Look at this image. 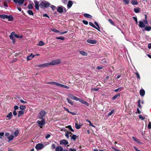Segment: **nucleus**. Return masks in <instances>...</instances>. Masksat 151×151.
<instances>
[{"label": "nucleus", "instance_id": "obj_43", "mask_svg": "<svg viewBox=\"0 0 151 151\" xmlns=\"http://www.w3.org/2000/svg\"><path fill=\"white\" fill-rule=\"evenodd\" d=\"M27 13H28L29 14L31 15H33V12L30 10H29L27 11Z\"/></svg>", "mask_w": 151, "mask_h": 151}, {"label": "nucleus", "instance_id": "obj_44", "mask_svg": "<svg viewBox=\"0 0 151 151\" xmlns=\"http://www.w3.org/2000/svg\"><path fill=\"white\" fill-rule=\"evenodd\" d=\"M51 30L52 31L55 32V33H59V31L57 30L56 29H55V28L51 29Z\"/></svg>", "mask_w": 151, "mask_h": 151}, {"label": "nucleus", "instance_id": "obj_64", "mask_svg": "<svg viewBox=\"0 0 151 151\" xmlns=\"http://www.w3.org/2000/svg\"><path fill=\"white\" fill-rule=\"evenodd\" d=\"M111 148L115 151H121L120 150H119L114 148V147H112Z\"/></svg>", "mask_w": 151, "mask_h": 151}, {"label": "nucleus", "instance_id": "obj_50", "mask_svg": "<svg viewBox=\"0 0 151 151\" xmlns=\"http://www.w3.org/2000/svg\"><path fill=\"white\" fill-rule=\"evenodd\" d=\"M67 127L72 132H73L74 130L72 129L70 125H68L67 126Z\"/></svg>", "mask_w": 151, "mask_h": 151}, {"label": "nucleus", "instance_id": "obj_6", "mask_svg": "<svg viewBox=\"0 0 151 151\" xmlns=\"http://www.w3.org/2000/svg\"><path fill=\"white\" fill-rule=\"evenodd\" d=\"M57 10V11L60 13H61L63 12H66V9L62 6L58 7Z\"/></svg>", "mask_w": 151, "mask_h": 151}, {"label": "nucleus", "instance_id": "obj_27", "mask_svg": "<svg viewBox=\"0 0 151 151\" xmlns=\"http://www.w3.org/2000/svg\"><path fill=\"white\" fill-rule=\"evenodd\" d=\"M89 24L90 26H91L97 29L99 31H100V30H99V29L97 27L92 23L91 22H89Z\"/></svg>", "mask_w": 151, "mask_h": 151}, {"label": "nucleus", "instance_id": "obj_11", "mask_svg": "<svg viewBox=\"0 0 151 151\" xmlns=\"http://www.w3.org/2000/svg\"><path fill=\"white\" fill-rule=\"evenodd\" d=\"M34 2L35 5V7L36 9L37 10H38L39 7V2L35 0L34 1Z\"/></svg>", "mask_w": 151, "mask_h": 151}, {"label": "nucleus", "instance_id": "obj_29", "mask_svg": "<svg viewBox=\"0 0 151 151\" xmlns=\"http://www.w3.org/2000/svg\"><path fill=\"white\" fill-rule=\"evenodd\" d=\"M132 139L133 140L139 144H141V143L139 141V139H137L136 138L134 137H132Z\"/></svg>", "mask_w": 151, "mask_h": 151}, {"label": "nucleus", "instance_id": "obj_51", "mask_svg": "<svg viewBox=\"0 0 151 151\" xmlns=\"http://www.w3.org/2000/svg\"><path fill=\"white\" fill-rule=\"evenodd\" d=\"M108 21H109V22H110V23L111 24H112V25H113L114 26L115 25V24H114V22L111 19H109Z\"/></svg>", "mask_w": 151, "mask_h": 151}, {"label": "nucleus", "instance_id": "obj_58", "mask_svg": "<svg viewBox=\"0 0 151 151\" xmlns=\"http://www.w3.org/2000/svg\"><path fill=\"white\" fill-rule=\"evenodd\" d=\"M83 22L85 25H87L88 24V22L86 20H83Z\"/></svg>", "mask_w": 151, "mask_h": 151}, {"label": "nucleus", "instance_id": "obj_55", "mask_svg": "<svg viewBox=\"0 0 151 151\" xmlns=\"http://www.w3.org/2000/svg\"><path fill=\"white\" fill-rule=\"evenodd\" d=\"M114 112V111L113 110H111L108 114V116H109L111 115Z\"/></svg>", "mask_w": 151, "mask_h": 151}, {"label": "nucleus", "instance_id": "obj_16", "mask_svg": "<svg viewBox=\"0 0 151 151\" xmlns=\"http://www.w3.org/2000/svg\"><path fill=\"white\" fill-rule=\"evenodd\" d=\"M63 148L61 146H58L55 149L56 151H63Z\"/></svg>", "mask_w": 151, "mask_h": 151}, {"label": "nucleus", "instance_id": "obj_59", "mask_svg": "<svg viewBox=\"0 0 151 151\" xmlns=\"http://www.w3.org/2000/svg\"><path fill=\"white\" fill-rule=\"evenodd\" d=\"M148 127L149 129H151V122H150L148 125Z\"/></svg>", "mask_w": 151, "mask_h": 151}, {"label": "nucleus", "instance_id": "obj_38", "mask_svg": "<svg viewBox=\"0 0 151 151\" xmlns=\"http://www.w3.org/2000/svg\"><path fill=\"white\" fill-rule=\"evenodd\" d=\"M20 109L21 110V111L24 110L26 109V106H21L19 107Z\"/></svg>", "mask_w": 151, "mask_h": 151}, {"label": "nucleus", "instance_id": "obj_47", "mask_svg": "<svg viewBox=\"0 0 151 151\" xmlns=\"http://www.w3.org/2000/svg\"><path fill=\"white\" fill-rule=\"evenodd\" d=\"M80 99H81L78 98L76 96H74V99H73V100H75L76 101H79L80 100Z\"/></svg>", "mask_w": 151, "mask_h": 151}, {"label": "nucleus", "instance_id": "obj_20", "mask_svg": "<svg viewBox=\"0 0 151 151\" xmlns=\"http://www.w3.org/2000/svg\"><path fill=\"white\" fill-rule=\"evenodd\" d=\"M120 93H118L116 94V95L114 96L112 98V100H114L116 99L118 97L120 96Z\"/></svg>", "mask_w": 151, "mask_h": 151}, {"label": "nucleus", "instance_id": "obj_48", "mask_svg": "<svg viewBox=\"0 0 151 151\" xmlns=\"http://www.w3.org/2000/svg\"><path fill=\"white\" fill-rule=\"evenodd\" d=\"M135 74L137 75V78L139 80L140 79V77L138 73L137 72L135 73Z\"/></svg>", "mask_w": 151, "mask_h": 151}, {"label": "nucleus", "instance_id": "obj_56", "mask_svg": "<svg viewBox=\"0 0 151 151\" xmlns=\"http://www.w3.org/2000/svg\"><path fill=\"white\" fill-rule=\"evenodd\" d=\"M4 133L3 132L0 133V139L2 138V136H4Z\"/></svg>", "mask_w": 151, "mask_h": 151}, {"label": "nucleus", "instance_id": "obj_1", "mask_svg": "<svg viewBox=\"0 0 151 151\" xmlns=\"http://www.w3.org/2000/svg\"><path fill=\"white\" fill-rule=\"evenodd\" d=\"M61 60L60 59H57L53 60L49 62L50 66L58 65L60 63Z\"/></svg>", "mask_w": 151, "mask_h": 151}, {"label": "nucleus", "instance_id": "obj_2", "mask_svg": "<svg viewBox=\"0 0 151 151\" xmlns=\"http://www.w3.org/2000/svg\"><path fill=\"white\" fill-rule=\"evenodd\" d=\"M50 4L46 1H42L40 4V6L42 8L48 7L50 6Z\"/></svg>", "mask_w": 151, "mask_h": 151}, {"label": "nucleus", "instance_id": "obj_53", "mask_svg": "<svg viewBox=\"0 0 151 151\" xmlns=\"http://www.w3.org/2000/svg\"><path fill=\"white\" fill-rule=\"evenodd\" d=\"M68 96L70 97L71 99H73L74 96L71 94H69Z\"/></svg>", "mask_w": 151, "mask_h": 151}, {"label": "nucleus", "instance_id": "obj_12", "mask_svg": "<svg viewBox=\"0 0 151 151\" xmlns=\"http://www.w3.org/2000/svg\"><path fill=\"white\" fill-rule=\"evenodd\" d=\"M87 42L88 43L92 44H95L97 42L96 40L89 39L87 40Z\"/></svg>", "mask_w": 151, "mask_h": 151}, {"label": "nucleus", "instance_id": "obj_18", "mask_svg": "<svg viewBox=\"0 0 151 151\" xmlns=\"http://www.w3.org/2000/svg\"><path fill=\"white\" fill-rule=\"evenodd\" d=\"M79 101L82 104H85V105H86L87 106H88L89 105V104H88V103L86 101L83 100L81 99Z\"/></svg>", "mask_w": 151, "mask_h": 151}, {"label": "nucleus", "instance_id": "obj_54", "mask_svg": "<svg viewBox=\"0 0 151 151\" xmlns=\"http://www.w3.org/2000/svg\"><path fill=\"white\" fill-rule=\"evenodd\" d=\"M94 24L97 26L96 27H97L99 29V30H100V28L98 25V23L96 22L95 21L94 22Z\"/></svg>", "mask_w": 151, "mask_h": 151}, {"label": "nucleus", "instance_id": "obj_60", "mask_svg": "<svg viewBox=\"0 0 151 151\" xmlns=\"http://www.w3.org/2000/svg\"><path fill=\"white\" fill-rule=\"evenodd\" d=\"M51 8L53 10H54L56 9V7L53 5L51 6Z\"/></svg>", "mask_w": 151, "mask_h": 151}, {"label": "nucleus", "instance_id": "obj_39", "mask_svg": "<svg viewBox=\"0 0 151 151\" xmlns=\"http://www.w3.org/2000/svg\"><path fill=\"white\" fill-rule=\"evenodd\" d=\"M44 45V42L42 41H40L39 42L38 45L40 46H42Z\"/></svg>", "mask_w": 151, "mask_h": 151}, {"label": "nucleus", "instance_id": "obj_9", "mask_svg": "<svg viewBox=\"0 0 151 151\" xmlns=\"http://www.w3.org/2000/svg\"><path fill=\"white\" fill-rule=\"evenodd\" d=\"M15 33L14 32H12L9 36V37L11 40H12L13 43H14L15 41V39L14 37Z\"/></svg>", "mask_w": 151, "mask_h": 151}, {"label": "nucleus", "instance_id": "obj_57", "mask_svg": "<svg viewBox=\"0 0 151 151\" xmlns=\"http://www.w3.org/2000/svg\"><path fill=\"white\" fill-rule=\"evenodd\" d=\"M99 89V88H93L91 89L92 91H97Z\"/></svg>", "mask_w": 151, "mask_h": 151}, {"label": "nucleus", "instance_id": "obj_26", "mask_svg": "<svg viewBox=\"0 0 151 151\" xmlns=\"http://www.w3.org/2000/svg\"><path fill=\"white\" fill-rule=\"evenodd\" d=\"M33 2H31L30 3H29V5H28V8L29 9H32L33 7Z\"/></svg>", "mask_w": 151, "mask_h": 151}, {"label": "nucleus", "instance_id": "obj_52", "mask_svg": "<svg viewBox=\"0 0 151 151\" xmlns=\"http://www.w3.org/2000/svg\"><path fill=\"white\" fill-rule=\"evenodd\" d=\"M139 117L140 119H141L142 120H143L145 119V117L142 116V115H139Z\"/></svg>", "mask_w": 151, "mask_h": 151}, {"label": "nucleus", "instance_id": "obj_35", "mask_svg": "<svg viewBox=\"0 0 151 151\" xmlns=\"http://www.w3.org/2000/svg\"><path fill=\"white\" fill-rule=\"evenodd\" d=\"M12 116V113L10 112L9 114L6 117L8 118L9 119H10Z\"/></svg>", "mask_w": 151, "mask_h": 151}, {"label": "nucleus", "instance_id": "obj_23", "mask_svg": "<svg viewBox=\"0 0 151 151\" xmlns=\"http://www.w3.org/2000/svg\"><path fill=\"white\" fill-rule=\"evenodd\" d=\"M73 4V3L72 2L70 1H68V5H67V7L68 8H69L71 7V6H72V4Z\"/></svg>", "mask_w": 151, "mask_h": 151}, {"label": "nucleus", "instance_id": "obj_24", "mask_svg": "<svg viewBox=\"0 0 151 151\" xmlns=\"http://www.w3.org/2000/svg\"><path fill=\"white\" fill-rule=\"evenodd\" d=\"M58 87H62L63 88H67V89L69 88V87L68 86H67L63 85V84H60V83H59Z\"/></svg>", "mask_w": 151, "mask_h": 151}, {"label": "nucleus", "instance_id": "obj_10", "mask_svg": "<svg viewBox=\"0 0 151 151\" xmlns=\"http://www.w3.org/2000/svg\"><path fill=\"white\" fill-rule=\"evenodd\" d=\"M68 143L67 141L65 139H63L60 141V145H66Z\"/></svg>", "mask_w": 151, "mask_h": 151}, {"label": "nucleus", "instance_id": "obj_62", "mask_svg": "<svg viewBox=\"0 0 151 151\" xmlns=\"http://www.w3.org/2000/svg\"><path fill=\"white\" fill-rule=\"evenodd\" d=\"M133 18L134 19V21L136 22V23L137 24V23H138L137 22V18L136 17H133Z\"/></svg>", "mask_w": 151, "mask_h": 151}, {"label": "nucleus", "instance_id": "obj_42", "mask_svg": "<svg viewBox=\"0 0 151 151\" xmlns=\"http://www.w3.org/2000/svg\"><path fill=\"white\" fill-rule=\"evenodd\" d=\"M125 4H128L129 2V0H123Z\"/></svg>", "mask_w": 151, "mask_h": 151}, {"label": "nucleus", "instance_id": "obj_19", "mask_svg": "<svg viewBox=\"0 0 151 151\" xmlns=\"http://www.w3.org/2000/svg\"><path fill=\"white\" fill-rule=\"evenodd\" d=\"M35 55H33L32 53L30 55L28 56L27 57V60H29L32 59V58H33L34 56Z\"/></svg>", "mask_w": 151, "mask_h": 151}, {"label": "nucleus", "instance_id": "obj_36", "mask_svg": "<svg viewBox=\"0 0 151 151\" xmlns=\"http://www.w3.org/2000/svg\"><path fill=\"white\" fill-rule=\"evenodd\" d=\"M7 18L6 19H8L9 21H12L13 19L12 16L11 15H7Z\"/></svg>", "mask_w": 151, "mask_h": 151}, {"label": "nucleus", "instance_id": "obj_46", "mask_svg": "<svg viewBox=\"0 0 151 151\" xmlns=\"http://www.w3.org/2000/svg\"><path fill=\"white\" fill-rule=\"evenodd\" d=\"M138 107L139 108H141L142 107V106L140 105V100H139L138 101Z\"/></svg>", "mask_w": 151, "mask_h": 151}, {"label": "nucleus", "instance_id": "obj_15", "mask_svg": "<svg viewBox=\"0 0 151 151\" xmlns=\"http://www.w3.org/2000/svg\"><path fill=\"white\" fill-rule=\"evenodd\" d=\"M145 90L143 89H141L139 91V93L141 96H143L145 94Z\"/></svg>", "mask_w": 151, "mask_h": 151}, {"label": "nucleus", "instance_id": "obj_14", "mask_svg": "<svg viewBox=\"0 0 151 151\" xmlns=\"http://www.w3.org/2000/svg\"><path fill=\"white\" fill-rule=\"evenodd\" d=\"M47 83L50 84H54L56 86H59V83H58L57 82H48Z\"/></svg>", "mask_w": 151, "mask_h": 151}, {"label": "nucleus", "instance_id": "obj_41", "mask_svg": "<svg viewBox=\"0 0 151 151\" xmlns=\"http://www.w3.org/2000/svg\"><path fill=\"white\" fill-rule=\"evenodd\" d=\"M76 138V135L73 134L71 137V139L74 140H75Z\"/></svg>", "mask_w": 151, "mask_h": 151}, {"label": "nucleus", "instance_id": "obj_61", "mask_svg": "<svg viewBox=\"0 0 151 151\" xmlns=\"http://www.w3.org/2000/svg\"><path fill=\"white\" fill-rule=\"evenodd\" d=\"M14 110L16 111L17 109H18L19 108V107L17 106H15L14 107Z\"/></svg>", "mask_w": 151, "mask_h": 151}, {"label": "nucleus", "instance_id": "obj_33", "mask_svg": "<svg viewBox=\"0 0 151 151\" xmlns=\"http://www.w3.org/2000/svg\"><path fill=\"white\" fill-rule=\"evenodd\" d=\"M145 30L149 31L151 30V27L145 26Z\"/></svg>", "mask_w": 151, "mask_h": 151}, {"label": "nucleus", "instance_id": "obj_31", "mask_svg": "<svg viewBox=\"0 0 151 151\" xmlns=\"http://www.w3.org/2000/svg\"><path fill=\"white\" fill-rule=\"evenodd\" d=\"M134 10L135 13H139L140 11V8L139 7L134 8Z\"/></svg>", "mask_w": 151, "mask_h": 151}, {"label": "nucleus", "instance_id": "obj_22", "mask_svg": "<svg viewBox=\"0 0 151 151\" xmlns=\"http://www.w3.org/2000/svg\"><path fill=\"white\" fill-rule=\"evenodd\" d=\"M131 3L133 5H137L138 4V3L136 0H132Z\"/></svg>", "mask_w": 151, "mask_h": 151}, {"label": "nucleus", "instance_id": "obj_4", "mask_svg": "<svg viewBox=\"0 0 151 151\" xmlns=\"http://www.w3.org/2000/svg\"><path fill=\"white\" fill-rule=\"evenodd\" d=\"M45 119L43 118L41 121L38 120L37 121V123L38 124L39 126L41 128H42V126L45 124Z\"/></svg>", "mask_w": 151, "mask_h": 151}, {"label": "nucleus", "instance_id": "obj_13", "mask_svg": "<svg viewBox=\"0 0 151 151\" xmlns=\"http://www.w3.org/2000/svg\"><path fill=\"white\" fill-rule=\"evenodd\" d=\"M78 122H76V123L75 127L76 129H79L82 126V124H78Z\"/></svg>", "mask_w": 151, "mask_h": 151}, {"label": "nucleus", "instance_id": "obj_63", "mask_svg": "<svg viewBox=\"0 0 151 151\" xmlns=\"http://www.w3.org/2000/svg\"><path fill=\"white\" fill-rule=\"evenodd\" d=\"M20 101L21 103L23 104H26L27 103V102L26 101H24L22 99L20 100Z\"/></svg>", "mask_w": 151, "mask_h": 151}, {"label": "nucleus", "instance_id": "obj_45", "mask_svg": "<svg viewBox=\"0 0 151 151\" xmlns=\"http://www.w3.org/2000/svg\"><path fill=\"white\" fill-rule=\"evenodd\" d=\"M56 39H57L61 40H64V37H56Z\"/></svg>", "mask_w": 151, "mask_h": 151}, {"label": "nucleus", "instance_id": "obj_25", "mask_svg": "<svg viewBox=\"0 0 151 151\" xmlns=\"http://www.w3.org/2000/svg\"><path fill=\"white\" fill-rule=\"evenodd\" d=\"M83 16L86 17L90 19L92 17V16L91 15L88 14H84Z\"/></svg>", "mask_w": 151, "mask_h": 151}, {"label": "nucleus", "instance_id": "obj_17", "mask_svg": "<svg viewBox=\"0 0 151 151\" xmlns=\"http://www.w3.org/2000/svg\"><path fill=\"white\" fill-rule=\"evenodd\" d=\"M124 89V87H120L114 90V91L117 92L118 91H120Z\"/></svg>", "mask_w": 151, "mask_h": 151}, {"label": "nucleus", "instance_id": "obj_21", "mask_svg": "<svg viewBox=\"0 0 151 151\" xmlns=\"http://www.w3.org/2000/svg\"><path fill=\"white\" fill-rule=\"evenodd\" d=\"M18 134L19 131L18 130H16L15 132H13L12 133V134L15 137L17 136Z\"/></svg>", "mask_w": 151, "mask_h": 151}, {"label": "nucleus", "instance_id": "obj_34", "mask_svg": "<svg viewBox=\"0 0 151 151\" xmlns=\"http://www.w3.org/2000/svg\"><path fill=\"white\" fill-rule=\"evenodd\" d=\"M24 113V111H20L18 112V116L19 117H20Z\"/></svg>", "mask_w": 151, "mask_h": 151}, {"label": "nucleus", "instance_id": "obj_5", "mask_svg": "<svg viewBox=\"0 0 151 151\" xmlns=\"http://www.w3.org/2000/svg\"><path fill=\"white\" fill-rule=\"evenodd\" d=\"M46 114V112L44 111H41L38 115V118L40 119H42Z\"/></svg>", "mask_w": 151, "mask_h": 151}, {"label": "nucleus", "instance_id": "obj_3", "mask_svg": "<svg viewBox=\"0 0 151 151\" xmlns=\"http://www.w3.org/2000/svg\"><path fill=\"white\" fill-rule=\"evenodd\" d=\"M139 27L141 28H145V25L148 24V22L147 20H145L143 21H139Z\"/></svg>", "mask_w": 151, "mask_h": 151}, {"label": "nucleus", "instance_id": "obj_8", "mask_svg": "<svg viewBox=\"0 0 151 151\" xmlns=\"http://www.w3.org/2000/svg\"><path fill=\"white\" fill-rule=\"evenodd\" d=\"M44 147V145L42 144L38 143L35 146L36 149L37 150L41 149Z\"/></svg>", "mask_w": 151, "mask_h": 151}, {"label": "nucleus", "instance_id": "obj_40", "mask_svg": "<svg viewBox=\"0 0 151 151\" xmlns=\"http://www.w3.org/2000/svg\"><path fill=\"white\" fill-rule=\"evenodd\" d=\"M101 63L104 65H106L107 63L106 60L105 59L103 60L101 62Z\"/></svg>", "mask_w": 151, "mask_h": 151}, {"label": "nucleus", "instance_id": "obj_30", "mask_svg": "<svg viewBox=\"0 0 151 151\" xmlns=\"http://www.w3.org/2000/svg\"><path fill=\"white\" fill-rule=\"evenodd\" d=\"M80 53L81 55H87V53L83 50L80 51Z\"/></svg>", "mask_w": 151, "mask_h": 151}, {"label": "nucleus", "instance_id": "obj_49", "mask_svg": "<svg viewBox=\"0 0 151 151\" xmlns=\"http://www.w3.org/2000/svg\"><path fill=\"white\" fill-rule=\"evenodd\" d=\"M70 133H71V132H65V136L67 138H69V134Z\"/></svg>", "mask_w": 151, "mask_h": 151}, {"label": "nucleus", "instance_id": "obj_37", "mask_svg": "<svg viewBox=\"0 0 151 151\" xmlns=\"http://www.w3.org/2000/svg\"><path fill=\"white\" fill-rule=\"evenodd\" d=\"M67 100L68 101V102L71 105H73V102H72V101L71 100H70L69 98H67Z\"/></svg>", "mask_w": 151, "mask_h": 151}, {"label": "nucleus", "instance_id": "obj_32", "mask_svg": "<svg viewBox=\"0 0 151 151\" xmlns=\"http://www.w3.org/2000/svg\"><path fill=\"white\" fill-rule=\"evenodd\" d=\"M7 17V15L5 14H0V17L3 19H6Z\"/></svg>", "mask_w": 151, "mask_h": 151}, {"label": "nucleus", "instance_id": "obj_7", "mask_svg": "<svg viewBox=\"0 0 151 151\" xmlns=\"http://www.w3.org/2000/svg\"><path fill=\"white\" fill-rule=\"evenodd\" d=\"M50 66L49 63H43L39 65H37V66L39 67H48Z\"/></svg>", "mask_w": 151, "mask_h": 151}, {"label": "nucleus", "instance_id": "obj_28", "mask_svg": "<svg viewBox=\"0 0 151 151\" xmlns=\"http://www.w3.org/2000/svg\"><path fill=\"white\" fill-rule=\"evenodd\" d=\"M14 138V136L12 134L7 137L8 139L9 140V141L12 140Z\"/></svg>", "mask_w": 151, "mask_h": 151}]
</instances>
